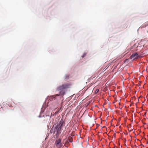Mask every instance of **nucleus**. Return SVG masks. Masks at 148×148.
I'll return each instance as SVG.
<instances>
[{
	"mask_svg": "<svg viewBox=\"0 0 148 148\" xmlns=\"http://www.w3.org/2000/svg\"><path fill=\"white\" fill-rule=\"evenodd\" d=\"M68 140L70 142H72L73 141V138L71 136H69L68 138Z\"/></svg>",
	"mask_w": 148,
	"mask_h": 148,
	"instance_id": "7",
	"label": "nucleus"
},
{
	"mask_svg": "<svg viewBox=\"0 0 148 148\" xmlns=\"http://www.w3.org/2000/svg\"><path fill=\"white\" fill-rule=\"evenodd\" d=\"M137 45L136 44H135L132 47V48H135L136 47ZM137 47H138L137 46Z\"/></svg>",
	"mask_w": 148,
	"mask_h": 148,
	"instance_id": "8",
	"label": "nucleus"
},
{
	"mask_svg": "<svg viewBox=\"0 0 148 148\" xmlns=\"http://www.w3.org/2000/svg\"><path fill=\"white\" fill-rule=\"evenodd\" d=\"M138 57V53H135L132 54L130 57V58L131 59H132L133 58L134 59H136Z\"/></svg>",
	"mask_w": 148,
	"mask_h": 148,
	"instance_id": "4",
	"label": "nucleus"
},
{
	"mask_svg": "<svg viewBox=\"0 0 148 148\" xmlns=\"http://www.w3.org/2000/svg\"><path fill=\"white\" fill-rule=\"evenodd\" d=\"M137 50V49H136L135 50V51H136Z\"/></svg>",
	"mask_w": 148,
	"mask_h": 148,
	"instance_id": "11",
	"label": "nucleus"
},
{
	"mask_svg": "<svg viewBox=\"0 0 148 148\" xmlns=\"http://www.w3.org/2000/svg\"><path fill=\"white\" fill-rule=\"evenodd\" d=\"M86 53H84V54L82 56V58H84V57L85 56H86Z\"/></svg>",
	"mask_w": 148,
	"mask_h": 148,
	"instance_id": "9",
	"label": "nucleus"
},
{
	"mask_svg": "<svg viewBox=\"0 0 148 148\" xmlns=\"http://www.w3.org/2000/svg\"><path fill=\"white\" fill-rule=\"evenodd\" d=\"M64 123V121L62 119H61L59 122V125H58L57 126H58L59 127H62L63 125V124Z\"/></svg>",
	"mask_w": 148,
	"mask_h": 148,
	"instance_id": "6",
	"label": "nucleus"
},
{
	"mask_svg": "<svg viewBox=\"0 0 148 148\" xmlns=\"http://www.w3.org/2000/svg\"><path fill=\"white\" fill-rule=\"evenodd\" d=\"M71 84L69 83H65L62 84L61 85L57 87V89L58 91H60V94H57L53 95L59 96V95H64L66 90L71 88Z\"/></svg>",
	"mask_w": 148,
	"mask_h": 148,
	"instance_id": "1",
	"label": "nucleus"
},
{
	"mask_svg": "<svg viewBox=\"0 0 148 148\" xmlns=\"http://www.w3.org/2000/svg\"><path fill=\"white\" fill-rule=\"evenodd\" d=\"M55 144L58 148H61L62 146V144L61 143V140L60 139L56 140Z\"/></svg>",
	"mask_w": 148,
	"mask_h": 148,
	"instance_id": "2",
	"label": "nucleus"
},
{
	"mask_svg": "<svg viewBox=\"0 0 148 148\" xmlns=\"http://www.w3.org/2000/svg\"><path fill=\"white\" fill-rule=\"evenodd\" d=\"M57 127H56V126L55 127H54V126H53L50 130V132L51 133H53V134H54L56 132H57Z\"/></svg>",
	"mask_w": 148,
	"mask_h": 148,
	"instance_id": "3",
	"label": "nucleus"
},
{
	"mask_svg": "<svg viewBox=\"0 0 148 148\" xmlns=\"http://www.w3.org/2000/svg\"><path fill=\"white\" fill-rule=\"evenodd\" d=\"M147 29H148V30H147V33H148V27H147Z\"/></svg>",
	"mask_w": 148,
	"mask_h": 148,
	"instance_id": "10",
	"label": "nucleus"
},
{
	"mask_svg": "<svg viewBox=\"0 0 148 148\" xmlns=\"http://www.w3.org/2000/svg\"><path fill=\"white\" fill-rule=\"evenodd\" d=\"M56 127H57V135H59L60 133H61V127H59L58 126H57Z\"/></svg>",
	"mask_w": 148,
	"mask_h": 148,
	"instance_id": "5",
	"label": "nucleus"
}]
</instances>
